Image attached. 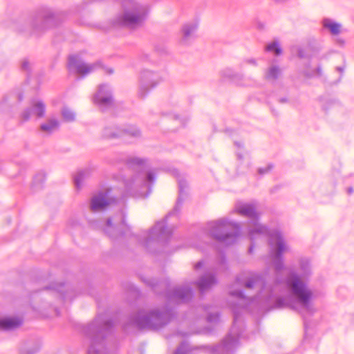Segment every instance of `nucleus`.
Returning <instances> with one entry per match:
<instances>
[{
    "mask_svg": "<svg viewBox=\"0 0 354 354\" xmlns=\"http://www.w3.org/2000/svg\"><path fill=\"white\" fill-rule=\"evenodd\" d=\"M229 295L234 297L230 300L228 305L233 314L232 326L222 342L216 345H203L193 346L187 341H183L176 348L174 354H200L201 351L211 354H234L239 346V340L243 333L241 315L248 311L255 303V297L245 296L243 290H231Z\"/></svg>",
    "mask_w": 354,
    "mask_h": 354,
    "instance_id": "nucleus-1",
    "label": "nucleus"
},
{
    "mask_svg": "<svg viewBox=\"0 0 354 354\" xmlns=\"http://www.w3.org/2000/svg\"><path fill=\"white\" fill-rule=\"evenodd\" d=\"M286 283L290 292L287 297H277L274 299L272 308H289L298 312L303 318L304 326V344L310 341V322L308 317L314 313L311 301L313 297L312 291L308 288L306 283L294 271L289 273L286 279Z\"/></svg>",
    "mask_w": 354,
    "mask_h": 354,
    "instance_id": "nucleus-2",
    "label": "nucleus"
},
{
    "mask_svg": "<svg viewBox=\"0 0 354 354\" xmlns=\"http://www.w3.org/2000/svg\"><path fill=\"white\" fill-rule=\"evenodd\" d=\"M235 210L240 215L250 220L252 226L248 228L249 238L253 239L256 234L268 237L269 254L272 259L274 269L277 273L284 270L283 254L287 250V245L281 232L278 230H270L266 225L260 224L259 214L252 203L239 204L236 206Z\"/></svg>",
    "mask_w": 354,
    "mask_h": 354,
    "instance_id": "nucleus-3",
    "label": "nucleus"
},
{
    "mask_svg": "<svg viewBox=\"0 0 354 354\" xmlns=\"http://www.w3.org/2000/svg\"><path fill=\"white\" fill-rule=\"evenodd\" d=\"M171 173L177 178L178 196L173 210L162 221L156 222V258L160 254H168L173 252L169 243L175 228L174 223L178 220V214L188 189L187 180L178 169H173Z\"/></svg>",
    "mask_w": 354,
    "mask_h": 354,
    "instance_id": "nucleus-4",
    "label": "nucleus"
},
{
    "mask_svg": "<svg viewBox=\"0 0 354 354\" xmlns=\"http://www.w3.org/2000/svg\"><path fill=\"white\" fill-rule=\"evenodd\" d=\"M194 297V290L187 284H182L167 289L166 302L161 308H156V330L168 324L177 316V306L187 304Z\"/></svg>",
    "mask_w": 354,
    "mask_h": 354,
    "instance_id": "nucleus-5",
    "label": "nucleus"
},
{
    "mask_svg": "<svg viewBox=\"0 0 354 354\" xmlns=\"http://www.w3.org/2000/svg\"><path fill=\"white\" fill-rule=\"evenodd\" d=\"M204 231L219 243L225 246L234 244L241 235V226L237 222L227 218L209 221Z\"/></svg>",
    "mask_w": 354,
    "mask_h": 354,
    "instance_id": "nucleus-6",
    "label": "nucleus"
},
{
    "mask_svg": "<svg viewBox=\"0 0 354 354\" xmlns=\"http://www.w3.org/2000/svg\"><path fill=\"white\" fill-rule=\"evenodd\" d=\"M112 323L101 317H97L92 323L88 325L84 333L90 339L88 354H107L102 344L104 332L108 330Z\"/></svg>",
    "mask_w": 354,
    "mask_h": 354,
    "instance_id": "nucleus-7",
    "label": "nucleus"
},
{
    "mask_svg": "<svg viewBox=\"0 0 354 354\" xmlns=\"http://www.w3.org/2000/svg\"><path fill=\"white\" fill-rule=\"evenodd\" d=\"M147 15L146 10L140 6H136L131 10H127L117 19L120 26L134 28L142 24Z\"/></svg>",
    "mask_w": 354,
    "mask_h": 354,
    "instance_id": "nucleus-8",
    "label": "nucleus"
},
{
    "mask_svg": "<svg viewBox=\"0 0 354 354\" xmlns=\"http://www.w3.org/2000/svg\"><path fill=\"white\" fill-rule=\"evenodd\" d=\"M98 64H86L79 55H71L68 58V70L70 73L84 77L93 72Z\"/></svg>",
    "mask_w": 354,
    "mask_h": 354,
    "instance_id": "nucleus-9",
    "label": "nucleus"
},
{
    "mask_svg": "<svg viewBox=\"0 0 354 354\" xmlns=\"http://www.w3.org/2000/svg\"><path fill=\"white\" fill-rule=\"evenodd\" d=\"M154 179V173L152 170L144 167L136 176L134 183L137 186H140L142 190L140 196L147 197L151 192V185Z\"/></svg>",
    "mask_w": 354,
    "mask_h": 354,
    "instance_id": "nucleus-10",
    "label": "nucleus"
},
{
    "mask_svg": "<svg viewBox=\"0 0 354 354\" xmlns=\"http://www.w3.org/2000/svg\"><path fill=\"white\" fill-rule=\"evenodd\" d=\"M236 281L238 284L248 289L259 287L261 289V293L266 292V283L263 274L252 273L245 279H243L241 274H239L236 276Z\"/></svg>",
    "mask_w": 354,
    "mask_h": 354,
    "instance_id": "nucleus-11",
    "label": "nucleus"
},
{
    "mask_svg": "<svg viewBox=\"0 0 354 354\" xmlns=\"http://www.w3.org/2000/svg\"><path fill=\"white\" fill-rule=\"evenodd\" d=\"M93 102L103 111L111 107L113 99L110 87L106 84H100L93 97Z\"/></svg>",
    "mask_w": 354,
    "mask_h": 354,
    "instance_id": "nucleus-12",
    "label": "nucleus"
},
{
    "mask_svg": "<svg viewBox=\"0 0 354 354\" xmlns=\"http://www.w3.org/2000/svg\"><path fill=\"white\" fill-rule=\"evenodd\" d=\"M46 113V105L41 100H34L30 103V106L25 109L20 115L23 122L30 120L35 116L37 118H43Z\"/></svg>",
    "mask_w": 354,
    "mask_h": 354,
    "instance_id": "nucleus-13",
    "label": "nucleus"
},
{
    "mask_svg": "<svg viewBox=\"0 0 354 354\" xmlns=\"http://www.w3.org/2000/svg\"><path fill=\"white\" fill-rule=\"evenodd\" d=\"M198 24L196 21L185 23L181 28L180 44L183 46L191 44L196 37Z\"/></svg>",
    "mask_w": 354,
    "mask_h": 354,
    "instance_id": "nucleus-14",
    "label": "nucleus"
},
{
    "mask_svg": "<svg viewBox=\"0 0 354 354\" xmlns=\"http://www.w3.org/2000/svg\"><path fill=\"white\" fill-rule=\"evenodd\" d=\"M155 85V75L153 71L144 69L140 74L138 95L143 98Z\"/></svg>",
    "mask_w": 354,
    "mask_h": 354,
    "instance_id": "nucleus-15",
    "label": "nucleus"
},
{
    "mask_svg": "<svg viewBox=\"0 0 354 354\" xmlns=\"http://www.w3.org/2000/svg\"><path fill=\"white\" fill-rule=\"evenodd\" d=\"M125 135L137 137L140 136V131L136 128L121 129L115 127H108L104 129L102 136L105 138H115Z\"/></svg>",
    "mask_w": 354,
    "mask_h": 354,
    "instance_id": "nucleus-16",
    "label": "nucleus"
},
{
    "mask_svg": "<svg viewBox=\"0 0 354 354\" xmlns=\"http://www.w3.org/2000/svg\"><path fill=\"white\" fill-rule=\"evenodd\" d=\"M155 318V310L153 308L140 310L135 318L136 324L141 328L152 326Z\"/></svg>",
    "mask_w": 354,
    "mask_h": 354,
    "instance_id": "nucleus-17",
    "label": "nucleus"
},
{
    "mask_svg": "<svg viewBox=\"0 0 354 354\" xmlns=\"http://www.w3.org/2000/svg\"><path fill=\"white\" fill-rule=\"evenodd\" d=\"M139 244L147 252L153 250L155 245V228L153 226L142 230L138 236Z\"/></svg>",
    "mask_w": 354,
    "mask_h": 354,
    "instance_id": "nucleus-18",
    "label": "nucleus"
},
{
    "mask_svg": "<svg viewBox=\"0 0 354 354\" xmlns=\"http://www.w3.org/2000/svg\"><path fill=\"white\" fill-rule=\"evenodd\" d=\"M113 200L109 198V193H99L95 195L91 201V209L93 212H98L104 209L107 205L112 203Z\"/></svg>",
    "mask_w": 354,
    "mask_h": 354,
    "instance_id": "nucleus-19",
    "label": "nucleus"
},
{
    "mask_svg": "<svg viewBox=\"0 0 354 354\" xmlns=\"http://www.w3.org/2000/svg\"><path fill=\"white\" fill-rule=\"evenodd\" d=\"M221 76L232 83L242 86H248L247 80L241 73L234 71L231 68H225L221 71Z\"/></svg>",
    "mask_w": 354,
    "mask_h": 354,
    "instance_id": "nucleus-20",
    "label": "nucleus"
},
{
    "mask_svg": "<svg viewBox=\"0 0 354 354\" xmlns=\"http://www.w3.org/2000/svg\"><path fill=\"white\" fill-rule=\"evenodd\" d=\"M218 280L214 273H205L194 283L197 286L201 292H204L216 284Z\"/></svg>",
    "mask_w": 354,
    "mask_h": 354,
    "instance_id": "nucleus-21",
    "label": "nucleus"
},
{
    "mask_svg": "<svg viewBox=\"0 0 354 354\" xmlns=\"http://www.w3.org/2000/svg\"><path fill=\"white\" fill-rule=\"evenodd\" d=\"M23 319L19 316H4L0 317V330H12L19 327Z\"/></svg>",
    "mask_w": 354,
    "mask_h": 354,
    "instance_id": "nucleus-22",
    "label": "nucleus"
},
{
    "mask_svg": "<svg viewBox=\"0 0 354 354\" xmlns=\"http://www.w3.org/2000/svg\"><path fill=\"white\" fill-rule=\"evenodd\" d=\"M59 121L55 117H49L40 125V130L45 133L50 134L59 129Z\"/></svg>",
    "mask_w": 354,
    "mask_h": 354,
    "instance_id": "nucleus-23",
    "label": "nucleus"
},
{
    "mask_svg": "<svg viewBox=\"0 0 354 354\" xmlns=\"http://www.w3.org/2000/svg\"><path fill=\"white\" fill-rule=\"evenodd\" d=\"M322 25L323 27L328 29L332 35H337L340 32L341 24L329 18H324L322 20Z\"/></svg>",
    "mask_w": 354,
    "mask_h": 354,
    "instance_id": "nucleus-24",
    "label": "nucleus"
},
{
    "mask_svg": "<svg viewBox=\"0 0 354 354\" xmlns=\"http://www.w3.org/2000/svg\"><path fill=\"white\" fill-rule=\"evenodd\" d=\"M281 75L280 68L278 66L272 65L265 71L264 77L268 81H275Z\"/></svg>",
    "mask_w": 354,
    "mask_h": 354,
    "instance_id": "nucleus-25",
    "label": "nucleus"
},
{
    "mask_svg": "<svg viewBox=\"0 0 354 354\" xmlns=\"http://www.w3.org/2000/svg\"><path fill=\"white\" fill-rule=\"evenodd\" d=\"M104 231L109 234V236H114L119 232V225L118 224L113 225L112 220L109 218L106 222Z\"/></svg>",
    "mask_w": 354,
    "mask_h": 354,
    "instance_id": "nucleus-26",
    "label": "nucleus"
},
{
    "mask_svg": "<svg viewBox=\"0 0 354 354\" xmlns=\"http://www.w3.org/2000/svg\"><path fill=\"white\" fill-rule=\"evenodd\" d=\"M61 115L63 120L66 122H73L75 119V113L67 106L62 108Z\"/></svg>",
    "mask_w": 354,
    "mask_h": 354,
    "instance_id": "nucleus-27",
    "label": "nucleus"
},
{
    "mask_svg": "<svg viewBox=\"0 0 354 354\" xmlns=\"http://www.w3.org/2000/svg\"><path fill=\"white\" fill-rule=\"evenodd\" d=\"M299 268L304 276L309 275L310 274V261L306 258L301 259L299 261Z\"/></svg>",
    "mask_w": 354,
    "mask_h": 354,
    "instance_id": "nucleus-28",
    "label": "nucleus"
},
{
    "mask_svg": "<svg viewBox=\"0 0 354 354\" xmlns=\"http://www.w3.org/2000/svg\"><path fill=\"white\" fill-rule=\"evenodd\" d=\"M265 49L268 52H272L277 56L281 55L282 53V49L280 47L279 44L276 41L269 43L266 45Z\"/></svg>",
    "mask_w": 354,
    "mask_h": 354,
    "instance_id": "nucleus-29",
    "label": "nucleus"
},
{
    "mask_svg": "<svg viewBox=\"0 0 354 354\" xmlns=\"http://www.w3.org/2000/svg\"><path fill=\"white\" fill-rule=\"evenodd\" d=\"M234 146L237 148V150L236 151V156L239 160H242L244 158V156L247 153L243 147V144L241 141H234Z\"/></svg>",
    "mask_w": 354,
    "mask_h": 354,
    "instance_id": "nucleus-30",
    "label": "nucleus"
},
{
    "mask_svg": "<svg viewBox=\"0 0 354 354\" xmlns=\"http://www.w3.org/2000/svg\"><path fill=\"white\" fill-rule=\"evenodd\" d=\"M221 313H209L207 316V322L209 323L216 324L220 321Z\"/></svg>",
    "mask_w": 354,
    "mask_h": 354,
    "instance_id": "nucleus-31",
    "label": "nucleus"
},
{
    "mask_svg": "<svg viewBox=\"0 0 354 354\" xmlns=\"http://www.w3.org/2000/svg\"><path fill=\"white\" fill-rule=\"evenodd\" d=\"M85 177V172L84 171H80L76 174V176L74 178V183L75 186L77 188H80L82 185V182L83 181L84 178Z\"/></svg>",
    "mask_w": 354,
    "mask_h": 354,
    "instance_id": "nucleus-32",
    "label": "nucleus"
},
{
    "mask_svg": "<svg viewBox=\"0 0 354 354\" xmlns=\"http://www.w3.org/2000/svg\"><path fill=\"white\" fill-rule=\"evenodd\" d=\"M171 117L175 120L179 122V124L184 127L185 125V123L189 120V118L185 116L183 118H180L179 115L176 114H171Z\"/></svg>",
    "mask_w": 354,
    "mask_h": 354,
    "instance_id": "nucleus-33",
    "label": "nucleus"
},
{
    "mask_svg": "<svg viewBox=\"0 0 354 354\" xmlns=\"http://www.w3.org/2000/svg\"><path fill=\"white\" fill-rule=\"evenodd\" d=\"M274 167L272 163L268 164L264 167H260L258 169V174L259 175H264L266 174H268L271 169H272Z\"/></svg>",
    "mask_w": 354,
    "mask_h": 354,
    "instance_id": "nucleus-34",
    "label": "nucleus"
},
{
    "mask_svg": "<svg viewBox=\"0 0 354 354\" xmlns=\"http://www.w3.org/2000/svg\"><path fill=\"white\" fill-rule=\"evenodd\" d=\"M218 264L221 267H222L223 269H227V259L223 252H221L219 254L218 258Z\"/></svg>",
    "mask_w": 354,
    "mask_h": 354,
    "instance_id": "nucleus-35",
    "label": "nucleus"
},
{
    "mask_svg": "<svg viewBox=\"0 0 354 354\" xmlns=\"http://www.w3.org/2000/svg\"><path fill=\"white\" fill-rule=\"evenodd\" d=\"M54 17V14L51 11H48V13L42 15L44 23H48L51 19Z\"/></svg>",
    "mask_w": 354,
    "mask_h": 354,
    "instance_id": "nucleus-36",
    "label": "nucleus"
},
{
    "mask_svg": "<svg viewBox=\"0 0 354 354\" xmlns=\"http://www.w3.org/2000/svg\"><path fill=\"white\" fill-rule=\"evenodd\" d=\"M30 66H31V64L30 62L27 60V59H24L21 62V68L24 71H29L30 69Z\"/></svg>",
    "mask_w": 354,
    "mask_h": 354,
    "instance_id": "nucleus-37",
    "label": "nucleus"
},
{
    "mask_svg": "<svg viewBox=\"0 0 354 354\" xmlns=\"http://www.w3.org/2000/svg\"><path fill=\"white\" fill-rule=\"evenodd\" d=\"M322 74V68L320 66H318L314 71L312 72L311 74L306 73V76L312 77V76H320Z\"/></svg>",
    "mask_w": 354,
    "mask_h": 354,
    "instance_id": "nucleus-38",
    "label": "nucleus"
},
{
    "mask_svg": "<svg viewBox=\"0 0 354 354\" xmlns=\"http://www.w3.org/2000/svg\"><path fill=\"white\" fill-rule=\"evenodd\" d=\"M297 56L299 58H305L306 57V53L303 48H298Z\"/></svg>",
    "mask_w": 354,
    "mask_h": 354,
    "instance_id": "nucleus-39",
    "label": "nucleus"
},
{
    "mask_svg": "<svg viewBox=\"0 0 354 354\" xmlns=\"http://www.w3.org/2000/svg\"><path fill=\"white\" fill-rule=\"evenodd\" d=\"M257 235H259V234H256L254 235V239H251L250 238V241H251V244H250V247H249V248H248V253H249V254H252V252H253V250H254V239L256 238V236H257Z\"/></svg>",
    "mask_w": 354,
    "mask_h": 354,
    "instance_id": "nucleus-40",
    "label": "nucleus"
},
{
    "mask_svg": "<svg viewBox=\"0 0 354 354\" xmlns=\"http://www.w3.org/2000/svg\"><path fill=\"white\" fill-rule=\"evenodd\" d=\"M204 266V262L203 260H201L199 261H198L194 266V270H198L199 269H201V268H203Z\"/></svg>",
    "mask_w": 354,
    "mask_h": 354,
    "instance_id": "nucleus-41",
    "label": "nucleus"
},
{
    "mask_svg": "<svg viewBox=\"0 0 354 354\" xmlns=\"http://www.w3.org/2000/svg\"><path fill=\"white\" fill-rule=\"evenodd\" d=\"M244 62L251 64V65H253V66H257V59H253V58L247 59L244 61Z\"/></svg>",
    "mask_w": 354,
    "mask_h": 354,
    "instance_id": "nucleus-42",
    "label": "nucleus"
},
{
    "mask_svg": "<svg viewBox=\"0 0 354 354\" xmlns=\"http://www.w3.org/2000/svg\"><path fill=\"white\" fill-rule=\"evenodd\" d=\"M277 101L281 104L286 103L288 102V99L286 97L277 98Z\"/></svg>",
    "mask_w": 354,
    "mask_h": 354,
    "instance_id": "nucleus-43",
    "label": "nucleus"
},
{
    "mask_svg": "<svg viewBox=\"0 0 354 354\" xmlns=\"http://www.w3.org/2000/svg\"><path fill=\"white\" fill-rule=\"evenodd\" d=\"M273 290H270L268 297H266L267 301H271L272 299H274V295H273Z\"/></svg>",
    "mask_w": 354,
    "mask_h": 354,
    "instance_id": "nucleus-44",
    "label": "nucleus"
},
{
    "mask_svg": "<svg viewBox=\"0 0 354 354\" xmlns=\"http://www.w3.org/2000/svg\"><path fill=\"white\" fill-rule=\"evenodd\" d=\"M160 283L161 282L160 281H158L156 279V295H158V288H159V286H160Z\"/></svg>",
    "mask_w": 354,
    "mask_h": 354,
    "instance_id": "nucleus-45",
    "label": "nucleus"
},
{
    "mask_svg": "<svg viewBox=\"0 0 354 354\" xmlns=\"http://www.w3.org/2000/svg\"><path fill=\"white\" fill-rule=\"evenodd\" d=\"M354 190H353V188L352 187H350L347 189V193L348 194H351L352 193H353Z\"/></svg>",
    "mask_w": 354,
    "mask_h": 354,
    "instance_id": "nucleus-46",
    "label": "nucleus"
},
{
    "mask_svg": "<svg viewBox=\"0 0 354 354\" xmlns=\"http://www.w3.org/2000/svg\"><path fill=\"white\" fill-rule=\"evenodd\" d=\"M163 283H165V286H168L169 284V281L168 279H165L163 280Z\"/></svg>",
    "mask_w": 354,
    "mask_h": 354,
    "instance_id": "nucleus-47",
    "label": "nucleus"
},
{
    "mask_svg": "<svg viewBox=\"0 0 354 354\" xmlns=\"http://www.w3.org/2000/svg\"><path fill=\"white\" fill-rule=\"evenodd\" d=\"M336 70H337V71H339V72H340V73H342V72H343V71H344V68H343V67H342V66H337V67L336 68Z\"/></svg>",
    "mask_w": 354,
    "mask_h": 354,
    "instance_id": "nucleus-48",
    "label": "nucleus"
},
{
    "mask_svg": "<svg viewBox=\"0 0 354 354\" xmlns=\"http://www.w3.org/2000/svg\"><path fill=\"white\" fill-rule=\"evenodd\" d=\"M23 97L21 94L18 95V101H21L22 100Z\"/></svg>",
    "mask_w": 354,
    "mask_h": 354,
    "instance_id": "nucleus-49",
    "label": "nucleus"
},
{
    "mask_svg": "<svg viewBox=\"0 0 354 354\" xmlns=\"http://www.w3.org/2000/svg\"><path fill=\"white\" fill-rule=\"evenodd\" d=\"M270 109H271V111H272L273 115H277V113H275L274 110L272 109V107H270Z\"/></svg>",
    "mask_w": 354,
    "mask_h": 354,
    "instance_id": "nucleus-50",
    "label": "nucleus"
},
{
    "mask_svg": "<svg viewBox=\"0 0 354 354\" xmlns=\"http://www.w3.org/2000/svg\"><path fill=\"white\" fill-rule=\"evenodd\" d=\"M7 100H8V98H7V97H4V98L3 99V101H2V102H1V103H4V102H6Z\"/></svg>",
    "mask_w": 354,
    "mask_h": 354,
    "instance_id": "nucleus-51",
    "label": "nucleus"
},
{
    "mask_svg": "<svg viewBox=\"0 0 354 354\" xmlns=\"http://www.w3.org/2000/svg\"><path fill=\"white\" fill-rule=\"evenodd\" d=\"M21 354H34V352H30V353H27L21 352Z\"/></svg>",
    "mask_w": 354,
    "mask_h": 354,
    "instance_id": "nucleus-52",
    "label": "nucleus"
},
{
    "mask_svg": "<svg viewBox=\"0 0 354 354\" xmlns=\"http://www.w3.org/2000/svg\"><path fill=\"white\" fill-rule=\"evenodd\" d=\"M328 107H326V106L323 105V109L324 110H327Z\"/></svg>",
    "mask_w": 354,
    "mask_h": 354,
    "instance_id": "nucleus-53",
    "label": "nucleus"
},
{
    "mask_svg": "<svg viewBox=\"0 0 354 354\" xmlns=\"http://www.w3.org/2000/svg\"><path fill=\"white\" fill-rule=\"evenodd\" d=\"M268 104H270V97H268Z\"/></svg>",
    "mask_w": 354,
    "mask_h": 354,
    "instance_id": "nucleus-54",
    "label": "nucleus"
},
{
    "mask_svg": "<svg viewBox=\"0 0 354 354\" xmlns=\"http://www.w3.org/2000/svg\"><path fill=\"white\" fill-rule=\"evenodd\" d=\"M204 309H205V310H207V309H208V308H207V306H205V307H204Z\"/></svg>",
    "mask_w": 354,
    "mask_h": 354,
    "instance_id": "nucleus-55",
    "label": "nucleus"
},
{
    "mask_svg": "<svg viewBox=\"0 0 354 354\" xmlns=\"http://www.w3.org/2000/svg\"><path fill=\"white\" fill-rule=\"evenodd\" d=\"M113 73V71H112V70H110V71H109V73Z\"/></svg>",
    "mask_w": 354,
    "mask_h": 354,
    "instance_id": "nucleus-56",
    "label": "nucleus"
},
{
    "mask_svg": "<svg viewBox=\"0 0 354 354\" xmlns=\"http://www.w3.org/2000/svg\"><path fill=\"white\" fill-rule=\"evenodd\" d=\"M158 48H156V54L158 53Z\"/></svg>",
    "mask_w": 354,
    "mask_h": 354,
    "instance_id": "nucleus-57",
    "label": "nucleus"
}]
</instances>
